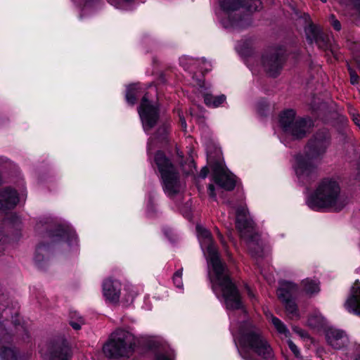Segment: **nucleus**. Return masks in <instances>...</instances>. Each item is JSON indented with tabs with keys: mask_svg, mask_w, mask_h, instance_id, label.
<instances>
[{
	"mask_svg": "<svg viewBox=\"0 0 360 360\" xmlns=\"http://www.w3.org/2000/svg\"><path fill=\"white\" fill-rule=\"evenodd\" d=\"M197 236L207 262L208 277L217 297L223 300L229 311L245 310L240 295L230 278L226 265L221 261L210 232L202 226H196Z\"/></svg>",
	"mask_w": 360,
	"mask_h": 360,
	"instance_id": "nucleus-1",
	"label": "nucleus"
},
{
	"mask_svg": "<svg viewBox=\"0 0 360 360\" xmlns=\"http://www.w3.org/2000/svg\"><path fill=\"white\" fill-rule=\"evenodd\" d=\"M232 320L231 330L240 348L238 352L244 360H271L274 352L260 329L251 321L240 324L233 322V314H229Z\"/></svg>",
	"mask_w": 360,
	"mask_h": 360,
	"instance_id": "nucleus-2",
	"label": "nucleus"
},
{
	"mask_svg": "<svg viewBox=\"0 0 360 360\" xmlns=\"http://www.w3.org/2000/svg\"><path fill=\"white\" fill-rule=\"evenodd\" d=\"M330 143V136L328 131H320L309 141L304 153L295 156L294 169L301 182H307L314 176L317 162L326 153Z\"/></svg>",
	"mask_w": 360,
	"mask_h": 360,
	"instance_id": "nucleus-3",
	"label": "nucleus"
},
{
	"mask_svg": "<svg viewBox=\"0 0 360 360\" xmlns=\"http://www.w3.org/2000/svg\"><path fill=\"white\" fill-rule=\"evenodd\" d=\"M307 204L314 210L328 209L338 212L346 206L347 199L341 193L337 181L326 179L319 184L314 193L307 198Z\"/></svg>",
	"mask_w": 360,
	"mask_h": 360,
	"instance_id": "nucleus-4",
	"label": "nucleus"
},
{
	"mask_svg": "<svg viewBox=\"0 0 360 360\" xmlns=\"http://www.w3.org/2000/svg\"><path fill=\"white\" fill-rule=\"evenodd\" d=\"M236 226L245 241L251 255L255 257H262L263 243L260 236L254 230V222L249 217L245 205H240L236 209Z\"/></svg>",
	"mask_w": 360,
	"mask_h": 360,
	"instance_id": "nucleus-5",
	"label": "nucleus"
},
{
	"mask_svg": "<svg viewBox=\"0 0 360 360\" xmlns=\"http://www.w3.org/2000/svg\"><path fill=\"white\" fill-rule=\"evenodd\" d=\"M221 11L217 13L221 25L226 28L238 30L250 26L252 20L249 14H243V0H219Z\"/></svg>",
	"mask_w": 360,
	"mask_h": 360,
	"instance_id": "nucleus-6",
	"label": "nucleus"
},
{
	"mask_svg": "<svg viewBox=\"0 0 360 360\" xmlns=\"http://www.w3.org/2000/svg\"><path fill=\"white\" fill-rule=\"evenodd\" d=\"M154 162L160 174L165 193L169 196L179 193L183 188V184L176 168L161 151L155 154Z\"/></svg>",
	"mask_w": 360,
	"mask_h": 360,
	"instance_id": "nucleus-7",
	"label": "nucleus"
},
{
	"mask_svg": "<svg viewBox=\"0 0 360 360\" xmlns=\"http://www.w3.org/2000/svg\"><path fill=\"white\" fill-rule=\"evenodd\" d=\"M136 344L134 335L124 330H117L103 345V352L109 358L128 356Z\"/></svg>",
	"mask_w": 360,
	"mask_h": 360,
	"instance_id": "nucleus-8",
	"label": "nucleus"
},
{
	"mask_svg": "<svg viewBox=\"0 0 360 360\" xmlns=\"http://www.w3.org/2000/svg\"><path fill=\"white\" fill-rule=\"evenodd\" d=\"M279 126L287 136L298 139L305 136L311 126L310 119L296 117L292 110L283 111L279 116Z\"/></svg>",
	"mask_w": 360,
	"mask_h": 360,
	"instance_id": "nucleus-9",
	"label": "nucleus"
},
{
	"mask_svg": "<svg viewBox=\"0 0 360 360\" xmlns=\"http://www.w3.org/2000/svg\"><path fill=\"white\" fill-rule=\"evenodd\" d=\"M13 336L6 328V323L0 322V359L1 360H30L27 355L20 354L11 345Z\"/></svg>",
	"mask_w": 360,
	"mask_h": 360,
	"instance_id": "nucleus-10",
	"label": "nucleus"
},
{
	"mask_svg": "<svg viewBox=\"0 0 360 360\" xmlns=\"http://www.w3.org/2000/svg\"><path fill=\"white\" fill-rule=\"evenodd\" d=\"M297 285L289 281H281L277 290V295L285 304L288 316L290 319H299L300 313L297 306L294 300L291 299L292 295L297 292Z\"/></svg>",
	"mask_w": 360,
	"mask_h": 360,
	"instance_id": "nucleus-11",
	"label": "nucleus"
},
{
	"mask_svg": "<svg viewBox=\"0 0 360 360\" xmlns=\"http://www.w3.org/2000/svg\"><path fill=\"white\" fill-rule=\"evenodd\" d=\"M138 111L143 129L148 132L157 123L159 117L158 108L152 105L145 95L141 100Z\"/></svg>",
	"mask_w": 360,
	"mask_h": 360,
	"instance_id": "nucleus-12",
	"label": "nucleus"
},
{
	"mask_svg": "<svg viewBox=\"0 0 360 360\" xmlns=\"http://www.w3.org/2000/svg\"><path fill=\"white\" fill-rule=\"evenodd\" d=\"M283 62V54L275 50L264 53L261 60L264 71L271 77H276L280 73Z\"/></svg>",
	"mask_w": 360,
	"mask_h": 360,
	"instance_id": "nucleus-13",
	"label": "nucleus"
},
{
	"mask_svg": "<svg viewBox=\"0 0 360 360\" xmlns=\"http://www.w3.org/2000/svg\"><path fill=\"white\" fill-rule=\"evenodd\" d=\"M213 172L214 181L219 186L226 191L234 188L236 183V176L221 164H214Z\"/></svg>",
	"mask_w": 360,
	"mask_h": 360,
	"instance_id": "nucleus-14",
	"label": "nucleus"
},
{
	"mask_svg": "<svg viewBox=\"0 0 360 360\" xmlns=\"http://www.w3.org/2000/svg\"><path fill=\"white\" fill-rule=\"evenodd\" d=\"M326 339L329 345L337 349L343 347L348 342L347 336L343 330L332 327L326 330Z\"/></svg>",
	"mask_w": 360,
	"mask_h": 360,
	"instance_id": "nucleus-15",
	"label": "nucleus"
},
{
	"mask_svg": "<svg viewBox=\"0 0 360 360\" xmlns=\"http://www.w3.org/2000/svg\"><path fill=\"white\" fill-rule=\"evenodd\" d=\"M18 202L19 197L15 190L7 187L0 191V210L13 209Z\"/></svg>",
	"mask_w": 360,
	"mask_h": 360,
	"instance_id": "nucleus-16",
	"label": "nucleus"
},
{
	"mask_svg": "<svg viewBox=\"0 0 360 360\" xmlns=\"http://www.w3.org/2000/svg\"><path fill=\"white\" fill-rule=\"evenodd\" d=\"M121 283L117 280L107 279L103 284V292L106 300L117 303L120 300Z\"/></svg>",
	"mask_w": 360,
	"mask_h": 360,
	"instance_id": "nucleus-17",
	"label": "nucleus"
},
{
	"mask_svg": "<svg viewBox=\"0 0 360 360\" xmlns=\"http://www.w3.org/2000/svg\"><path fill=\"white\" fill-rule=\"evenodd\" d=\"M48 349V356L50 360H69L71 356L70 349L64 341L60 343L51 344Z\"/></svg>",
	"mask_w": 360,
	"mask_h": 360,
	"instance_id": "nucleus-18",
	"label": "nucleus"
},
{
	"mask_svg": "<svg viewBox=\"0 0 360 360\" xmlns=\"http://www.w3.org/2000/svg\"><path fill=\"white\" fill-rule=\"evenodd\" d=\"M345 307L349 312L360 316V283L359 282L356 281L352 287L350 295Z\"/></svg>",
	"mask_w": 360,
	"mask_h": 360,
	"instance_id": "nucleus-19",
	"label": "nucleus"
},
{
	"mask_svg": "<svg viewBox=\"0 0 360 360\" xmlns=\"http://www.w3.org/2000/svg\"><path fill=\"white\" fill-rule=\"evenodd\" d=\"M305 32L307 39L311 42H313L314 41L321 49H325L328 48L327 41L325 39V38L322 36V34L320 33L319 27H316L313 23H311V22L305 28Z\"/></svg>",
	"mask_w": 360,
	"mask_h": 360,
	"instance_id": "nucleus-20",
	"label": "nucleus"
},
{
	"mask_svg": "<svg viewBox=\"0 0 360 360\" xmlns=\"http://www.w3.org/2000/svg\"><path fill=\"white\" fill-rule=\"evenodd\" d=\"M53 237L57 238L56 240L62 239L72 244L77 245V237L75 232L68 225L60 226L53 234Z\"/></svg>",
	"mask_w": 360,
	"mask_h": 360,
	"instance_id": "nucleus-21",
	"label": "nucleus"
},
{
	"mask_svg": "<svg viewBox=\"0 0 360 360\" xmlns=\"http://www.w3.org/2000/svg\"><path fill=\"white\" fill-rule=\"evenodd\" d=\"M266 319L274 326L276 331L284 338H288L290 336V331L284 323L278 318L274 316L271 312L265 311Z\"/></svg>",
	"mask_w": 360,
	"mask_h": 360,
	"instance_id": "nucleus-22",
	"label": "nucleus"
},
{
	"mask_svg": "<svg viewBox=\"0 0 360 360\" xmlns=\"http://www.w3.org/2000/svg\"><path fill=\"white\" fill-rule=\"evenodd\" d=\"M307 326L319 330L326 327V320L319 311H315L309 315L307 319Z\"/></svg>",
	"mask_w": 360,
	"mask_h": 360,
	"instance_id": "nucleus-23",
	"label": "nucleus"
},
{
	"mask_svg": "<svg viewBox=\"0 0 360 360\" xmlns=\"http://www.w3.org/2000/svg\"><path fill=\"white\" fill-rule=\"evenodd\" d=\"M202 96L205 104L209 108H218L226 101V96L224 94L215 96L212 94L203 92Z\"/></svg>",
	"mask_w": 360,
	"mask_h": 360,
	"instance_id": "nucleus-24",
	"label": "nucleus"
},
{
	"mask_svg": "<svg viewBox=\"0 0 360 360\" xmlns=\"http://www.w3.org/2000/svg\"><path fill=\"white\" fill-rule=\"evenodd\" d=\"M304 290L306 293L313 295L319 291V283L316 280L305 279L302 281Z\"/></svg>",
	"mask_w": 360,
	"mask_h": 360,
	"instance_id": "nucleus-25",
	"label": "nucleus"
},
{
	"mask_svg": "<svg viewBox=\"0 0 360 360\" xmlns=\"http://www.w3.org/2000/svg\"><path fill=\"white\" fill-rule=\"evenodd\" d=\"M137 92V84H132L128 86L126 93V100L129 104L134 105L135 103Z\"/></svg>",
	"mask_w": 360,
	"mask_h": 360,
	"instance_id": "nucleus-26",
	"label": "nucleus"
},
{
	"mask_svg": "<svg viewBox=\"0 0 360 360\" xmlns=\"http://www.w3.org/2000/svg\"><path fill=\"white\" fill-rule=\"evenodd\" d=\"M262 2L259 0H243V12L245 10L249 12H254L261 8Z\"/></svg>",
	"mask_w": 360,
	"mask_h": 360,
	"instance_id": "nucleus-27",
	"label": "nucleus"
},
{
	"mask_svg": "<svg viewBox=\"0 0 360 360\" xmlns=\"http://www.w3.org/2000/svg\"><path fill=\"white\" fill-rule=\"evenodd\" d=\"M84 323V321L83 318L80 316H78L76 312H75L72 314V316L71 317V320L70 321V326L75 329V330H79L82 327V326Z\"/></svg>",
	"mask_w": 360,
	"mask_h": 360,
	"instance_id": "nucleus-28",
	"label": "nucleus"
},
{
	"mask_svg": "<svg viewBox=\"0 0 360 360\" xmlns=\"http://www.w3.org/2000/svg\"><path fill=\"white\" fill-rule=\"evenodd\" d=\"M48 248L44 245H39L36 250L35 260L40 262L44 260V257L46 255Z\"/></svg>",
	"mask_w": 360,
	"mask_h": 360,
	"instance_id": "nucleus-29",
	"label": "nucleus"
},
{
	"mask_svg": "<svg viewBox=\"0 0 360 360\" xmlns=\"http://www.w3.org/2000/svg\"><path fill=\"white\" fill-rule=\"evenodd\" d=\"M182 271V268L177 270L173 276V282L174 285L176 286V288L180 289L183 287Z\"/></svg>",
	"mask_w": 360,
	"mask_h": 360,
	"instance_id": "nucleus-30",
	"label": "nucleus"
},
{
	"mask_svg": "<svg viewBox=\"0 0 360 360\" xmlns=\"http://www.w3.org/2000/svg\"><path fill=\"white\" fill-rule=\"evenodd\" d=\"M195 63H197L196 60L188 56H184L180 58V64L186 70H189L190 65Z\"/></svg>",
	"mask_w": 360,
	"mask_h": 360,
	"instance_id": "nucleus-31",
	"label": "nucleus"
},
{
	"mask_svg": "<svg viewBox=\"0 0 360 360\" xmlns=\"http://www.w3.org/2000/svg\"><path fill=\"white\" fill-rule=\"evenodd\" d=\"M169 129V125L168 124H163L158 129V134L155 139H160L162 140H164L166 139V135L167 134Z\"/></svg>",
	"mask_w": 360,
	"mask_h": 360,
	"instance_id": "nucleus-32",
	"label": "nucleus"
},
{
	"mask_svg": "<svg viewBox=\"0 0 360 360\" xmlns=\"http://www.w3.org/2000/svg\"><path fill=\"white\" fill-rule=\"evenodd\" d=\"M288 345L291 350V352L294 354L295 357L300 358L301 357V354L300 349L297 347V345L290 340H288Z\"/></svg>",
	"mask_w": 360,
	"mask_h": 360,
	"instance_id": "nucleus-33",
	"label": "nucleus"
},
{
	"mask_svg": "<svg viewBox=\"0 0 360 360\" xmlns=\"http://www.w3.org/2000/svg\"><path fill=\"white\" fill-rule=\"evenodd\" d=\"M329 22L335 30L339 31L341 30V24L334 15L332 14L330 15Z\"/></svg>",
	"mask_w": 360,
	"mask_h": 360,
	"instance_id": "nucleus-34",
	"label": "nucleus"
},
{
	"mask_svg": "<svg viewBox=\"0 0 360 360\" xmlns=\"http://www.w3.org/2000/svg\"><path fill=\"white\" fill-rule=\"evenodd\" d=\"M198 64H200L202 66L200 68L201 71L202 72H208L211 69V64L209 62H207L205 60L202 59L200 61L197 60Z\"/></svg>",
	"mask_w": 360,
	"mask_h": 360,
	"instance_id": "nucleus-35",
	"label": "nucleus"
},
{
	"mask_svg": "<svg viewBox=\"0 0 360 360\" xmlns=\"http://www.w3.org/2000/svg\"><path fill=\"white\" fill-rule=\"evenodd\" d=\"M74 1H77V0H73ZM98 0H86L84 7L82 8V12L84 13L89 8H90L93 5H94L96 3H97Z\"/></svg>",
	"mask_w": 360,
	"mask_h": 360,
	"instance_id": "nucleus-36",
	"label": "nucleus"
},
{
	"mask_svg": "<svg viewBox=\"0 0 360 360\" xmlns=\"http://www.w3.org/2000/svg\"><path fill=\"white\" fill-rule=\"evenodd\" d=\"M349 70L350 82H351V83L352 84H357L358 83V80H359V76L357 75V74L355 72H354L350 68L349 69Z\"/></svg>",
	"mask_w": 360,
	"mask_h": 360,
	"instance_id": "nucleus-37",
	"label": "nucleus"
},
{
	"mask_svg": "<svg viewBox=\"0 0 360 360\" xmlns=\"http://www.w3.org/2000/svg\"><path fill=\"white\" fill-rule=\"evenodd\" d=\"M293 330L297 333L299 335H300L302 338H307L308 334L307 332H305L304 330L298 328L297 327L293 328Z\"/></svg>",
	"mask_w": 360,
	"mask_h": 360,
	"instance_id": "nucleus-38",
	"label": "nucleus"
},
{
	"mask_svg": "<svg viewBox=\"0 0 360 360\" xmlns=\"http://www.w3.org/2000/svg\"><path fill=\"white\" fill-rule=\"evenodd\" d=\"M8 299L6 297V296L2 295L0 297V310L1 309V307L8 306Z\"/></svg>",
	"mask_w": 360,
	"mask_h": 360,
	"instance_id": "nucleus-39",
	"label": "nucleus"
},
{
	"mask_svg": "<svg viewBox=\"0 0 360 360\" xmlns=\"http://www.w3.org/2000/svg\"><path fill=\"white\" fill-rule=\"evenodd\" d=\"M209 195L210 197L215 198L216 194L214 193V186L212 184H210L208 186Z\"/></svg>",
	"mask_w": 360,
	"mask_h": 360,
	"instance_id": "nucleus-40",
	"label": "nucleus"
},
{
	"mask_svg": "<svg viewBox=\"0 0 360 360\" xmlns=\"http://www.w3.org/2000/svg\"><path fill=\"white\" fill-rule=\"evenodd\" d=\"M155 360H172V359L165 354H159Z\"/></svg>",
	"mask_w": 360,
	"mask_h": 360,
	"instance_id": "nucleus-41",
	"label": "nucleus"
},
{
	"mask_svg": "<svg viewBox=\"0 0 360 360\" xmlns=\"http://www.w3.org/2000/svg\"><path fill=\"white\" fill-rule=\"evenodd\" d=\"M179 120L181 122V127L183 128V129L185 130L186 129V122L184 117H182L181 115H179Z\"/></svg>",
	"mask_w": 360,
	"mask_h": 360,
	"instance_id": "nucleus-42",
	"label": "nucleus"
},
{
	"mask_svg": "<svg viewBox=\"0 0 360 360\" xmlns=\"http://www.w3.org/2000/svg\"><path fill=\"white\" fill-rule=\"evenodd\" d=\"M207 174H208V169L206 167H203L202 169V170L200 171V176L202 178L205 179L207 176Z\"/></svg>",
	"mask_w": 360,
	"mask_h": 360,
	"instance_id": "nucleus-43",
	"label": "nucleus"
},
{
	"mask_svg": "<svg viewBox=\"0 0 360 360\" xmlns=\"http://www.w3.org/2000/svg\"><path fill=\"white\" fill-rule=\"evenodd\" d=\"M152 146H153V140L152 139H150L148 143V154L149 155L152 150Z\"/></svg>",
	"mask_w": 360,
	"mask_h": 360,
	"instance_id": "nucleus-44",
	"label": "nucleus"
},
{
	"mask_svg": "<svg viewBox=\"0 0 360 360\" xmlns=\"http://www.w3.org/2000/svg\"><path fill=\"white\" fill-rule=\"evenodd\" d=\"M246 290H247V293H248V296L250 298H254L255 295H254L253 292L252 291V290L250 288V287L246 286Z\"/></svg>",
	"mask_w": 360,
	"mask_h": 360,
	"instance_id": "nucleus-45",
	"label": "nucleus"
},
{
	"mask_svg": "<svg viewBox=\"0 0 360 360\" xmlns=\"http://www.w3.org/2000/svg\"><path fill=\"white\" fill-rule=\"evenodd\" d=\"M353 120L357 125H360V117L359 115H353Z\"/></svg>",
	"mask_w": 360,
	"mask_h": 360,
	"instance_id": "nucleus-46",
	"label": "nucleus"
},
{
	"mask_svg": "<svg viewBox=\"0 0 360 360\" xmlns=\"http://www.w3.org/2000/svg\"><path fill=\"white\" fill-rule=\"evenodd\" d=\"M109 2L112 4L115 7L117 8H122L123 6L122 5H120V4H116V3H114L113 0H109Z\"/></svg>",
	"mask_w": 360,
	"mask_h": 360,
	"instance_id": "nucleus-47",
	"label": "nucleus"
},
{
	"mask_svg": "<svg viewBox=\"0 0 360 360\" xmlns=\"http://www.w3.org/2000/svg\"><path fill=\"white\" fill-rule=\"evenodd\" d=\"M207 158H208V160L210 162H211V155H209V154L207 155Z\"/></svg>",
	"mask_w": 360,
	"mask_h": 360,
	"instance_id": "nucleus-48",
	"label": "nucleus"
},
{
	"mask_svg": "<svg viewBox=\"0 0 360 360\" xmlns=\"http://www.w3.org/2000/svg\"><path fill=\"white\" fill-rule=\"evenodd\" d=\"M355 360H360V354H359L356 358Z\"/></svg>",
	"mask_w": 360,
	"mask_h": 360,
	"instance_id": "nucleus-49",
	"label": "nucleus"
},
{
	"mask_svg": "<svg viewBox=\"0 0 360 360\" xmlns=\"http://www.w3.org/2000/svg\"><path fill=\"white\" fill-rule=\"evenodd\" d=\"M322 2L325 3L326 2V0H321Z\"/></svg>",
	"mask_w": 360,
	"mask_h": 360,
	"instance_id": "nucleus-50",
	"label": "nucleus"
},
{
	"mask_svg": "<svg viewBox=\"0 0 360 360\" xmlns=\"http://www.w3.org/2000/svg\"><path fill=\"white\" fill-rule=\"evenodd\" d=\"M191 115L192 116H193V110H191Z\"/></svg>",
	"mask_w": 360,
	"mask_h": 360,
	"instance_id": "nucleus-51",
	"label": "nucleus"
},
{
	"mask_svg": "<svg viewBox=\"0 0 360 360\" xmlns=\"http://www.w3.org/2000/svg\"><path fill=\"white\" fill-rule=\"evenodd\" d=\"M306 18H309L308 15H305Z\"/></svg>",
	"mask_w": 360,
	"mask_h": 360,
	"instance_id": "nucleus-52",
	"label": "nucleus"
},
{
	"mask_svg": "<svg viewBox=\"0 0 360 360\" xmlns=\"http://www.w3.org/2000/svg\"><path fill=\"white\" fill-rule=\"evenodd\" d=\"M4 313H5L6 315L8 314L6 310H4Z\"/></svg>",
	"mask_w": 360,
	"mask_h": 360,
	"instance_id": "nucleus-53",
	"label": "nucleus"
}]
</instances>
